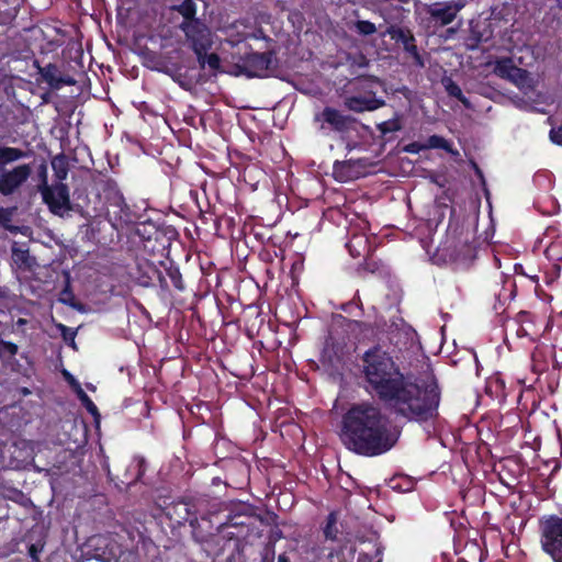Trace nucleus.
Returning <instances> with one entry per match:
<instances>
[{
  "label": "nucleus",
  "mask_w": 562,
  "mask_h": 562,
  "mask_svg": "<svg viewBox=\"0 0 562 562\" xmlns=\"http://www.w3.org/2000/svg\"><path fill=\"white\" fill-rule=\"evenodd\" d=\"M165 517L172 528L181 527L187 521L190 524L198 516L196 505L187 499L173 501L162 508Z\"/></svg>",
  "instance_id": "nucleus-12"
},
{
  "label": "nucleus",
  "mask_w": 562,
  "mask_h": 562,
  "mask_svg": "<svg viewBox=\"0 0 562 562\" xmlns=\"http://www.w3.org/2000/svg\"><path fill=\"white\" fill-rule=\"evenodd\" d=\"M173 11L182 15V22H192L196 18V4L193 0H183L180 4L172 5Z\"/></svg>",
  "instance_id": "nucleus-29"
},
{
  "label": "nucleus",
  "mask_w": 562,
  "mask_h": 562,
  "mask_svg": "<svg viewBox=\"0 0 562 562\" xmlns=\"http://www.w3.org/2000/svg\"><path fill=\"white\" fill-rule=\"evenodd\" d=\"M165 271L166 276L171 281L172 286L179 292L184 291L186 284L179 268L175 266L172 262H170V265L165 268Z\"/></svg>",
  "instance_id": "nucleus-32"
},
{
  "label": "nucleus",
  "mask_w": 562,
  "mask_h": 562,
  "mask_svg": "<svg viewBox=\"0 0 562 562\" xmlns=\"http://www.w3.org/2000/svg\"><path fill=\"white\" fill-rule=\"evenodd\" d=\"M30 155V151H25L18 147L0 146V170L5 169L8 165L26 158Z\"/></svg>",
  "instance_id": "nucleus-22"
},
{
  "label": "nucleus",
  "mask_w": 562,
  "mask_h": 562,
  "mask_svg": "<svg viewBox=\"0 0 562 562\" xmlns=\"http://www.w3.org/2000/svg\"><path fill=\"white\" fill-rule=\"evenodd\" d=\"M398 431L387 417L370 404L353 405V451L378 456L389 451L397 441Z\"/></svg>",
  "instance_id": "nucleus-3"
},
{
  "label": "nucleus",
  "mask_w": 562,
  "mask_h": 562,
  "mask_svg": "<svg viewBox=\"0 0 562 562\" xmlns=\"http://www.w3.org/2000/svg\"><path fill=\"white\" fill-rule=\"evenodd\" d=\"M106 216L116 228L136 224L139 220V215L130 207L124 198L117 206L109 209Z\"/></svg>",
  "instance_id": "nucleus-20"
},
{
  "label": "nucleus",
  "mask_w": 562,
  "mask_h": 562,
  "mask_svg": "<svg viewBox=\"0 0 562 562\" xmlns=\"http://www.w3.org/2000/svg\"><path fill=\"white\" fill-rule=\"evenodd\" d=\"M278 562H290V559L285 553H282L279 555Z\"/></svg>",
  "instance_id": "nucleus-51"
},
{
  "label": "nucleus",
  "mask_w": 562,
  "mask_h": 562,
  "mask_svg": "<svg viewBox=\"0 0 562 562\" xmlns=\"http://www.w3.org/2000/svg\"><path fill=\"white\" fill-rule=\"evenodd\" d=\"M94 186L100 199L98 205L92 207V211L95 215L103 211L109 212V209L117 206L119 203H122L124 198L123 193L121 192L116 181L108 175L99 173V176L94 179Z\"/></svg>",
  "instance_id": "nucleus-7"
},
{
  "label": "nucleus",
  "mask_w": 562,
  "mask_h": 562,
  "mask_svg": "<svg viewBox=\"0 0 562 562\" xmlns=\"http://www.w3.org/2000/svg\"><path fill=\"white\" fill-rule=\"evenodd\" d=\"M353 25L357 32L363 36L372 35L376 32V26L370 21L356 20Z\"/></svg>",
  "instance_id": "nucleus-35"
},
{
  "label": "nucleus",
  "mask_w": 562,
  "mask_h": 562,
  "mask_svg": "<svg viewBox=\"0 0 562 562\" xmlns=\"http://www.w3.org/2000/svg\"><path fill=\"white\" fill-rule=\"evenodd\" d=\"M333 177L336 181L345 183L351 180V160H336L333 166Z\"/></svg>",
  "instance_id": "nucleus-27"
},
{
  "label": "nucleus",
  "mask_w": 562,
  "mask_h": 562,
  "mask_svg": "<svg viewBox=\"0 0 562 562\" xmlns=\"http://www.w3.org/2000/svg\"><path fill=\"white\" fill-rule=\"evenodd\" d=\"M471 166L475 172V175L477 176V178L480 179V182L481 184L485 188L486 186V182H485V178H484V175L482 172V170L480 169V167L477 166V164L475 161H471Z\"/></svg>",
  "instance_id": "nucleus-48"
},
{
  "label": "nucleus",
  "mask_w": 562,
  "mask_h": 562,
  "mask_svg": "<svg viewBox=\"0 0 562 562\" xmlns=\"http://www.w3.org/2000/svg\"><path fill=\"white\" fill-rule=\"evenodd\" d=\"M376 533L372 530L367 532V541H361V544L369 547V551H359L358 562H371L372 558L378 555L379 548L376 546Z\"/></svg>",
  "instance_id": "nucleus-26"
},
{
  "label": "nucleus",
  "mask_w": 562,
  "mask_h": 562,
  "mask_svg": "<svg viewBox=\"0 0 562 562\" xmlns=\"http://www.w3.org/2000/svg\"><path fill=\"white\" fill-rule=\"evenodd\" d=\"M34 68L37 70L40 78L37 81L47 83L50 90H60L65 86H74L76 80L68 75L63 74L58 65L48 63L42 66L38 60H34Z\"/></svg>",
  "instance_id": "nucleus-14"
},
{
  "label": "nucleus",
  "mask_w": 562,
  "mask_h": 562,
  "mask_svg": "<svg viewBox=\"0 0 562 562\" xmlns=\"http://www.w3.org/2000/svg\"><path fill=\"white\" fill-rule=\"evenodd\" d=\"M258 517L248 505H237L231 510L225 522L220 525V533L226 542L234 541L235 546L246 539L256 528Z\"/></svg>",
  "instance_id": "nucleus-4"
},
{
  "label": "nucleus",
  "mask_w": 562,
  "mask_h": 562,
  "mask_svg": "<svg viewBox=\"0 0 562 562\" xmlns=\"http://www.w3.org/2000/svg\"><path fill=\"white\" fill-rule=\"evenodd\" d=\"M550 138L553 143L562 145V127L551 130Z\"/></svg>",
  "instance_id": "nucleus-45"
},
{
  "label": "nucleus",
  "mask_w": 562,
  "mask_h": 562,
  "mask_svg": "<svg viewBox=\"0 0 562 562\" xmlns=\"http://www.w3.org/2000/svg\"><path fill=\"white\" fill-rule=\"evenodd\" d=\"M11 221V213L4 207H0V225H7Z\"/></svg>",
  "instance_id": "nucleus-47"
},
{
  "label": "nucleus",
  "mask_w": 562,
  "mask_h": 562,
  "mask_svg": "<svg viewBox=\"0 0 562 562\" xmlns=\"http://www.w3.org/2000/svg\"><path fill=\"white\" fill-rule=\"evenodd\" d=\"M389 33L392 40H394L398 44H402L403 48L408 54H411L417 66L424 67L423 58L417 50V46L415 45V38L408 29L392 27L390 29Z\"/></svg>",
  "instance_id": "nucleus-21"
},
{
  "label": "nucleus",
  "mask_w": 562,
  "mask_h": 562,
  "mask_svg": "<svg viewBox=\"0 0 562 562\" xmlns=\"http://www.w3.org/2000/svg\"><path fill=\"white\" fill-rule=\"evenodd\" d=\"M495 74L507 79L518 87H525L529 79L527 70L517 67L510 58H502L496 61Z\"/></svg>",
  "instance_id": "nucleus-17"
},
{
  "label": "nucleus",
  "mask_w": 562,
  "mask_h": 562,
  "mask_svg": "<svg viewBox=\"0 0 562 562\" xmlns=\"http://www.w3.org/2000/svg\"><path fill=\"white\" fill-rule=\"evenodd\" d=\"M361 61L359 63V66H366L368 64V60L364 58V56H360Z\"/></svg>",
  "instance_id": "nucleus-54"
},
{
  "label": "nucleus",
  "mask_w": 562,
  "mask_h": 562,
  "mask_svg": "<svg viewBox=\"0 0 562 562\" xmlns=\"http://www.w3.org/2000/svg\"><path fill=\"white\" fill-rule=\"evenodd\" d=\"M57 327H58L60 335H61L63 339L65 340V342L75 347V338L77 335L76 329L68 327L64 324H58Z\"/></svg>",
  "instance_id": "nucleus-38"
},
{
  "label": "nucleus",
  "mask_w": 562,
  "mask_h": 562,
  "mask_svg": "<svg viewBox=\"0 0 562 562\" xmlns=\"http://www.w3.org/2000/svg\"><path fill=\"white\" fill-rule=\"evenodd\" d=\"M361 541H367V537H357L356 542H353V553L359 551H369V547L361 544Z\"/></svg>",
  "instance_id": "nucleus-46"
},
{
  "label": "nucleus",
  "mask_w": 562,
  "mask_h": 562,
  "mask_svg": "<svg viewBox=\"0 0 562 562\" xmlns=\"http://www.w3.org/2000/svg\"><path fill=\"white\" fill-rule=\"evenodd\" d=\"M38 191L42 194L43 202L54 215L64 216L65 213L72 210L69 188L66 183L57 182L52 186H38Z\"/></svg>",
  "instance_id": "nucleus-6"
},
{
  "label": "nucleus",
  "mask_w": 562,
  "mask_h": 562,
  "mask_svg": "<svg viewBox=\"0 0 562 562\" xmlns=\"http://www.w3.org/2000/svg\"><path fill=\"white\" fill-rule=\"evenodd\" d=\"M344 105L346 109L351 110V97L344 98Z\"/></svg>",
  "instance_id": "nucleus-50"
},
{
  "label": "nucleus",
  "mask_w": 562,
  "mask_h": 562,
  "mask_svg": "<svg viewBox=\"0 0 562 562\" xmlns=\"http://www.w3.org/2000/svg\"><path fill=\"white\" fill-rule=\"evenodd\" d=\"M37 173H38V177H40V179H41V184H40V186L48 184V183H47V165H46V162H45V161H43V162L38 166Z\"/></svg>",
  "instance_id": "nucleus-42"
},
{
  "label": "nucleus",
  "mask_w": 562,
  "mask_h": 562,
  "mask_svg": "<svg viewBox=\"0 0 562 562\" xmlns=\"http://www.w3.org/2000/svg\"><path fill=\"white\" fill-rule=\"evenodd\" d=\"M135 278L138 284L142 286H149L157 279L162 290L169 289V284L166 278L161 274L157 267L148 260H143L137 263V272Z\"/></svg>",
  "instance_id": "nucleus-19"
},
{
  "label": "nucleus",
  "mask_w": 562,
  "mask_h": 562,
  "mask_svg": "<svg viewBox=\"0 0 562 562\" xmlns=\"http://www.w3.org/2000/svg\"><path fill=\"white\" fill-rule=\"evenodd\" d=\"M356 327L359 328L360 331L372 334L373 329L369 323L360 322V321H353V331L356 330Z\"/></svg>",
  "instance_id": "nucleus-44"
},
{
  "label": "nucleus",
  "mask_w": 562,
  "mask_h": 562,
  "mask_svg": "<svg viewBox=\"0 0 562 562\" xmlns=\"http://www.w3.org/2000/svg\"><path fill=\"white\" fill-rule=\"evenodd\" d=\"M179 29L184 33L187 41L190 42L196 57L212 47L211 30L202 20L198 19L189 23L181 22Z\"/></svg>",
  "instance_id": "nucleus-9"
},
{
  "label": "nucleus",
  "mask_w": 562,
  "mask_h": 562,
  "mask_svg": "<svg viewBox=\"0 0 562 562\" xmlns=\"http://www.w3.org/2000/svg\"><path fill=\"white\" fill-rule=\"evenodd\" d=\"M346 148H347V150H349V151L351 150V143H350V142H347V143H346Z\"/></svg>",
  "instance_id": "nucleus-58"
},
{
  "label": "nucleus",
  "mask_w": 562,
  "mask_h": 562,
  "mask_svg": "<svg viewBox=\"0 0 562 562\" xmlns=\"http://www.w3.org/2000/svg\"><path fill=\"white\" fill-rule=\"evenodd\" d=\"M379 128L383 134H386L398 130L400 126L396 122H383L382 124L379 125Z\"/></svg>",
  "instance_id": "nucleus-43"
},
{
  "label": "nucleus",
  "mask_w": 562,
  "mask_h": 562,
  "mask_svg": "<svg viewBox=\"0 0 562 562\" xmlns=\"http://www.w3.org/2000/svg\"><path fill=\"white\" fill-rule=\"evenodd\" d=\"M488 36H485V30L480 29V23L470 22V35L468 37L467 47L474 50L479 45L487 41Z\"/></svg>",
  "instance_id": "nucleus-28"
},
{
  "label": "nucleus",
  "mask_w": 562,
  "mask_h": 562,
  "mask_svg": "<svg viewBox=\"0 0 562 562\" xmlns=\"http://www.w3.org/2000/svg\"><path fill=\"white\" fill-rule=\"evenodd\" d=\"M32 175V167L22 164L12 169L0 170V193L2 195L13 194Z\"/></svg>",
  "instance_id": "nucleus-13"
},
{
  "label": "nucleus",
  "mask_w": 562,
  "mask_h": 562,
  "mask_svg": "<svg viewBox=\"0 0 562 562\" xmlns=\"http://www.w3.org/2000/svg\"><path fill=\"white\" fill-rule=\"evenodd\" d=\"M7 296V291L3 286H0V299H3Z\"/></svg>",
  "instance_id": "nucleus-52"
},
{
  "label": "nucleus",
  "mask_w": 562,
  "mask_h": 562,
  "mask_svg": "<svg viewBox=\"0 0 562 562\" xmlns=\"http://www.w3.org/2000/svg\"><path fill=\"white\" fill-rule=\"evenodd\" d=\"M380 81L376 77L358 74L353 77V89H368L369 95H353V112L372 111L384 104L382 100L375 98L376 89L380 88Z\"/></svg>",
  "instance_id": "nucleus-8"
},
{
  "label": "nucleus",
  "mask_w": 562,
  "mask_h": 562,
  "mask_svg": "<svg viewBox=\"0 0 562 562\" xmlns=\"http://www.w3.org/2000/svg\"><path fill=\"white\" fill-rule=\"evenodd\" d=\"M52 168L58 182H63L68 175V161L64 154H59L52 159Z\"/></svg>",
  "instance_id": "nucleus-30"
},
{
  "label": "nucleus",
  "mask_w": 562,
  "mask_h": 562,
  "mask_svg": "<svg viewBox=\"0 0 562 562\" xmlns=\"http://www.w3.org/2000/svg\"><path fill=\"white\" fill-rule=\"evenodd\" d=\"M42 100H43L44 102H48V101H49V92L44 93V94L42 95Z\"/></svg>",
  "instance_id": "nucleus-55"
},
{
  "label": "nucleus",
  "mask_w": 562,
  "mask_h": 562,
  "mask_svg": "<svg viewBox=\"0 0 562 562\" xmlns=\"http://www.w3.org/2000/svg\"><path fill=\"white\" fill-rule=\"evenodd\" d=\"M362 372L379 398L395 415L408 420H426L435 416L440 400L438 386L431 383L423 387L404 376L381 347L364 352Z\"/></svg>",
  "instance_id": "nucleus-1"
},
{
  "label": "nucleus",
  "mask_w": 562,
  "mask_h": 562,
  "mask_svg": "<svg viewBox=\"0 0 562 562\" xmlns=\"http://www.w3.org/2000/svg\"><path fill=\"white\" fill-rule=\"evenodd\" d=\"M58 301L76 310H81L82 305L76 301V296L70 285L69 278L67 277L64 289L60 291Z\"/></svg>",
  "instance_id": "nucleus-31"
},
{
  "label": "nucleus",
  "mask_w": 562,
  "mask_h": 562,
  "mask_svg": "<svg viewBox=\"0 0 562 562\" xmlns=\"http://www.w3.org/2000/svg\"><path fill=\"white\" fill-rule=\"evenodd\" d=\"M314 122L319 124L321 130L338 134L348 133L351 128V115L330 105H326L321 112L315 113Z\"/></svg>",
  "instance_id": "nucleus-10"
},
{
  "label": "nucleus",
  "mask_w": 562,
  "mask_h": 562,
  "mask_svg": "<svg viewBox=\"0 0 562 562\" xmlns=\"http://www.w3.org/2000/svg\"><path fill=\"white\" fill-rule=\"evenodd\" d=\"M428 143H429V146L432 148H441V149L447 150L448 153H451L452 155L459 154L458 151H453L449 142L446 140L441 136L432 135L429 137Z\"/></svg>",
  "instance_id": "nucleus-37"
},
{
  "label": "nucleus",
  "mask_w": 562,
  "mask_h": 562,
  "mask_svg": "<svg viewBox=\"0 0 562 562\" xmlns=\"http://www.w3.org/2000/svg\"><path fill=\"white\" fill-rule=\"evenodd\" d=\"M273 54L271 52L249 53L243 59V68L248 77H263L270 69Z\"/></svg>",
  "instance_id": "nucleus-16"
},
{
  "label": "nucleus",
  "mask_w": 562,
  "mask_h": 562,
  "mask_svg": "<svg viewBox=\"0 0 562 562\" xmlns=\"http://www.w3.org/2000/svg\"><path fill=\"white\" fill-rule=\"evenodd\" d=\"M350 303H351V302H347V303L341 304V305H340V310H342V311H345V312H346V311H347V307L350 305Z\"/></svg>",
  "instance_id": "nucleus-56"
},
{
  "label": "nucleus",
  "mask_w": 562,
  "mask_h": 562,
  "mask_svg": "<svg viewBox=\"0 0 562 562\" xmlns=\"http://www.w3.org/2000/svg\"><path fill=\"white\" fill-rule=\"evenodd\" d=\"M77 206L81 207V209H88L89 207V201H86L83 204L81 203H77Z\"/></svg>",
  "instance_id": "nucleus-53"
},
{
  "label": "nucleus",
  "mask_w": 562,
  "mask_h": 562,
  "mask_svg": "<svg viewBox=\"0 0 562 562\" xmlns=\"http://www.w3.org/2000/svg\"><path fill=\"white\" fill-rule=\"evenodd\" d=\"M130 468H132L134 471H135V477L130 480V481H126L124 482L126 485H131L135 482H137L138 480L142 479V476L145 474L146 472V462H145V459L144 458H137L135 460V463L132 464Z\"/></svg>",
  "instance_id": "nucleus-36"
},
{
  "label": "nucleus",
  "mask_w": 562,
  "mask_h": 562,
  "mask_svg": "<svg viewBox=\"0 0 562 562\" xmlns=\"http://www.w3.org/2000/svg\"><path fill=\"white\" fill-rule=\"evenodd\" d=\"M16 324H18L19 326L24 325V324H26V319H24V318H19V319H18V322H16Z\"/></svg>",
  "instance_id": "nucleus-57"
},
{
  "label": "nucleus",
  "mask_w": 562,
  "mask_h": 562,
  "mask_svg": "<svg viewBox=\"0 0 562 562\" xmlns=\"http://www.w3.org/2000/svg\"><path fill=\"white\" fill-rule=\"evenodd\" d=\"M463 8L464 2L462 1L441 2L432 4L428 13L432 21L445 26L450 24Z\"/></svg>",
  "instance_id": "nucleus-18"
},
{
  "label": "nucleus",
  "mask_w": 562,
  "mask_h": 562,
  "mask_svg": "<svg viewBox=\"0 0 562 562\" xmlns=\"http://www.w3.org/2000/svg\"><path fill=\"white\" fill-rule=\"evenodd\" d=\"M274 551L266 549L262 553V562H273Z\"/></svg>",
  "instance_id": "nucleus-49"
},
{
  "label": "nucleus",
  "mask_w": 562,
  "mask_h": 562,
  "mask_svg": "<svg viewBox=\"0 0 562 562\" xmlns=\"http://www.w3.org/2000/svg\"><path fill=\"white\" fill-rule=\"evenodd\" d=\"M201 68L207 66L212 71H218L221 69V58L216 53L207 54V52L196 57Z\"/></svg>",
  "instance_id": "nucleus-33"
},
{
  "label": "nucleus",
  "mask_w": 562,
  "mask_h": 562,
  "mask_svg": "<svg viewBox=\"0 0 562 562\" xmlns=\"http://www.w3.org/2000/svg\"><path fill=\"white\" fill-rule=\"evenodd\" d=\"M441 83L449 97L458 99L467 109H472L470 100L462 93L461 88L450 77H443Z\"/></svg>",
  "instance_id": "nucleus-25"
},
{
  "label": "nucleus",
  "mask_w": 562,
  "mask_h": 562,
  "mask_svg": "<svg viewBox=\"0 0 562 562\" xmlns=\"http://www.w3.org/2000/svg\"><path fill=\"white\" fill-rule=\"evenodd\" d=\"M344 209H337L334 211L338 216H344L345 218V229H346V236L344 238L342 246L347 249L348 254L351 255V237L348 236L349 227L351 226V222L347 217V212L349 207L347 206L346 202L344 203Z\"/></svg>",
  "instance_id": "nucleus-34"
},
{
  "label": "nucleus",
  "mask_w": 562,
  "mask_h": 562,
  "mask_svg": "<svg viewBox=\"0 0 562 562\" xmlns=\"http://www.w3.org/2000/svg\"><path fill=\"white\" fill-rule=\"evenodd\" d=\"M12 261L18 269L30 270L35 263V259L31 257L29 249L12 247Z\"/></svg>",
  "instance_id": "nucleus-24"
},
{
  "label": "nucleus",
  "mask_w": 562,
  "mask_h": 562,
  "mask_svg": "<svg viewBox=\"0 0 562 562\" xmlns=\"http://www.w3.org/2000/svg\"><path fill=\"white\" fill-rule=\"evenodd\" d=\"M190 527L192 528V538L195 542L200 544H214L218 551H223L225 549L226 543H221L223 539V535L220 533V526L216 527V532H212L211 522L205 517H201V522L199 521L198 516L193 517Z\"/></svg>",
  "instance_id": "nucleus-15"
},
{
  "label": "nucleus",
  "mask_w": 562,
  "mask_h": 562,
  "mask_svg": "<svg viewBox=\"0 0 562 562\" xmlns=\"http://www.w3.org/2000/svg\"><path fill=\"white\" fill-rule=\"evenodd\" d=\"M142 227L137 228V234L140 235L143 238H147L148 240L151 239L150 232L148 228L155 229V225L151 223H142Z\"/></svg>",
  "instance_id": "nucleus-41"
},
{
  "label": "nucleus",
  "mask_w": 562,
  "mask_h": 562,
  "mask_svg": "<svg viewBox=\"0 0 562 562\" xmlns=\"http://www.w3.org/2000/svg\"><path fill=\"white\" fill-rule=\"evenodd\" d=\"M22 393H23L24 395H27V394H30V391H29V389L24 387V389L22 390Z\"/></svg>",
  "instance_id": "nucleus-59"
},
{
  "label": "nucleus",
  "mask_w": 562,
  "mask_h": 562,
  "mask_svg": "<svg viewBox=\"0 0 562 562\" xmlns=\"http://www.w3.org/2000/svg\"><path fill=\"white\" fill-rule=\"evenodd\" d=\"M44 549V543H31L27 547V554L32 559L33 562H41L40 554Z\"/></svg>",
  "instance_id": "nucleus-40"
},
{
  "label": "nucleus",
  "mask_w": 562,
  "mask_h": 562,
  "mask_svg": "<svg viewBox=\"0 0 562 562\" xmlns=\"http://www.w3.org/2000/svg\"><path fill=\"white\" fill-rule=\"evenodd\" d=\"M322 530L326 540L348 542L351 535L348 514L341 509L331 510Z\"/></svg>",
  "instance_id": "nucleus-11"
},
{
  "label": "nucleus",
  "mask_w": 562,
  "mask_h": 562,
  "mask_svg": "<svg viewBox=\"0 0 562 562\" xmlns=\"http://www.w3.org/2000/svg\"><path fill=\"white\" fill-rule=\"evenodd\" d=\"M541 546L554 562H562V517L550 516L540 522Z\"/></svg>",
  "instance_id": "nucleus-5"
},
{
  "label": "nucleus",
  "mask_w": 562,
  "mask_h": 562,
  "mask_svg": "<svg viewBox=\"0 0 562 562\" xmlns=\"http://www.w3.org/2000/svg\"><path fill=\"white\" fill-rule=\"evenodd\" d=\"M65 375L71 381L75 386V391L77 393L78 398L80 400L83 407L91 414L93 417L98 418L100 416L99 409L93 401L88 396V394L82 390L80 384L76 382L71 374L65 372Z\"/></svg>",
  "instance_id": "nucleus-23"
},
{
  "label": "nucleus",
  "mask_w": 562,
  "mask_h": 562,
  "mask_svg": "<svg viewBox=\"0 0 562 562\" xmlns=\"http://www.w3.org/2000/svg\"><path fill=\"white\" fill-rule=\"evenodd\" d=\"M319 361L330 381L339 385L338 395L329 411V423L344 446L351 450V321L341 313H333Z\"/></svg>",
  "instance_id": "nucleus-2"
},
{
  "label": "nucleus",
  "mask_w": 562,
  "mask_h": 562,
  "mask_svg": "<svg viewBox=\"0 0 562 562\" xmlns=\"http://www.w3.org/2000/svg\"><path fill=\"white\" fill-rule=\"evenodd\" d=\"M19 351V347L16 344L12 342V341H7V340H3V339H0V352H1V358L3 357L4 353H9L10 356H15Z\"/></svg>",
  "instance_id": "nucleus-39"
}]
</instances>
